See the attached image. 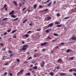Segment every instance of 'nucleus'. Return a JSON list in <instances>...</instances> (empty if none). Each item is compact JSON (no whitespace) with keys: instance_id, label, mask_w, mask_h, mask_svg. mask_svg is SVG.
Masks as SVG:
<instances>
[{"instance_id":"a878e982","label":"nucleus","mask_w":76,"mask_h":76,"mask_svg":"<svg viewBox=\"0 0 76 76\" xmlns=\"http://www.w3.org/2000/svg\"><path fill=\"white\" fill-rule=\"evenodd\" d=\"M16 31H17V30H14V31H12V34H13V33H15V32Z\"/></svg>"},{"instance_id":"6e6d98bb","label":"nucleus","mask_w":76,"mask_h":76,"mask_svg":"<svg viewBox=\"0 0 76 76\" xmlns=\"http://www.w3.org/2000/svg\"><path fill=\"white\" fill-rule=\"evenodd\" d=\"M56 1H54V2H53V4H56Z\"/></svg>"},{"instance_id":"69168bd1","label":"nucleus","mask_w":76,"mask_h":76,"mask_svg":"<svg viewBox=\"0 0 76 76\" xmlns=\"http://www.w3.org/2000/svg\"><path fill=\"white\" fill-rule=\"evenodd\" d=\"M41 31V29H39V30H37V31Z\"/></svg>"},{"instance_id":"8fccbe9b","label":"nucleus","mask_w":76,"mask_h":76,"mask_svg":"<svg viewBox=\"0 0 76 76\" xmlns=\"http://www.w3.org/2000/svg\"><path fill=\"white\" fill-rule=\"evenodd\" d=\"M32 73H36V72L35 71H32Z\"/></svg>"},{"instance_id":"774afa93","label":"nucleus","mask_w":76,"mask_h":76,"mask_svg":"<svg viewBox=\"0 0 76 76\" xmlns=\"http://www.w3.org/2000/svg\"><path fill=\"white\" fill-rule=\"evenodd\" d=\"M27 61H25L24 62V63H27Z\"/></svg>"},{"instance_id":"0eeeda50","label":"nucleus","mask_w":76,"mask_h":76,"mask_svg":"<svg viewBox=\"0 0 76 76\" xmlns=\"http://www.w3.org/2000/svg\"><path fill=\"white\" fill-rule=\"evenodd\" d=\"M50 75L51 76H54V73L53 72H51L49 73Z\"/></svg>"},{"instance_id":"680f3d73","label":"nucleus","mask_w":76,"mask_h":76,"mask_svg":"<svg viewBox=\"0 0 76 76\" xmlns=\"http://www.w3.org/2000/svg\"><path fill=\"white\" fill-rule=\"evenodd\" d=\"M0 45H3V43H0Z\"/></svg>"},{"instance_id":"4d7b16f0","label":"nucleus","mask_w":76,"mask_h":76,"mask_svg":"<svg viewBox=\"0 0 76 76\" xmlns=\"http://www.w3.org/2000/svg\"><path fill=\"white\" fill-rule=\"evenodd\" d=\"M73 75H74V76H76V73H73Z\"/></svg>"},{"instance_id":"e2e57ef3","label":"nucleus","mask_w":76,"mask_h":76,"mask_svg":"<svg viewBox=\"0 0 76 76\" xmlns=\"http://www.w3.org/2000/svg\"><path fill=\"white\" fill-rule=\"evenodd\" d=\"M22 43L23 44H25V42H24L23 41L22 42Z\"/></svg>"},{"instance_id":"5701e85b","label":"nucleus","mask_w":76,"mask_h":76,"mask_svg":"<svg viewBox=\"0 0 76 76\" xmlns=\"http://www.w3.org/2000/svg\"><path fill=\"white\" fill-rule=\"evenodd\" d=\"M23 72V70H21L20 72L18 73V74H19V73H22Z\"/></svg>"},{"instance_id":"13d9d810","label":"nucleus","mask_w":76,"mask_h":76,"mask_svg":"<svg viewBox=\"0 0 76 76\" xmlns=\"http://www.w3.org/2000/svg\"><path fill=\"white\" fill-rule=\"evenodd\" d=\"M33 24L32 23H30L29 24V26H31Z\"/></svg>"},{"instance_id":"09e8293b","label":"nucleus","mask_w":76,"mask_h":76,"mask_svg":"<svg viewBox=\"0 0 76 76\" xmlns=\"http://www.w3.org/2000/svg\"><path fill=\"white\" fill-rule=\"evenodd\" d=\"M57 15L58 17H59L60 16V15L59 14L57 13Z\"/></svg>"},{"instance_id":"052dcab7","label":"nucleus","mask_w":76,"mask_h":76,"mask_svg":"<svg viewBox=\"0 0 76 76\" xmlns=\"http://www.w3.org/2000/svg\"><path fill=\"white\" fill-rule=\"evenodd\" d=\"M60 69V68H59V66H57V69Z\"/></svg>"},{"instance_id":"3c124183","label":"nucleus","mask_w":76,"mask_h":76,"mask_svg":"<svg viewBox=\"0 0 76 76\" xmlns=\"http://www.w3.org/2000/svg\"><path fill=\"white\" fill-rule=\"evenodd\" d=\"M7 74V72H5L4 73V75H6Z\"/></svg>"},{"instance_id":"72a5a7b5","label":"nucleus","mask_w":76,"mask_h":76,"mask_svg":"<svg viewBox=\"0 0 76 76\" xmlns=\"http://www.w3.org/2000/svg\"><path fill=\"white\" fill-rule=\"evenodd\" d=\"M7 65H9L8 63H7L5 64V66H7Z\"/></svg>"},{"instance_id":"b1692460","label":"nucleus","mask_w":76,"mask_h":76,"mask_svg":"<svg viewBox=\"0 0 76 76\" xmlns=\"http://www.w3.org/2000/svg\"><path fill=\"white\" fill-rule=\"evenodd\" d=\"M61 25H61V24H60L59 25H58L57 26V27H61Z\"/></svg>"},{"instance_id":"f03ea898","label":"nucleus","mask_w":76,"mask_h":76,"mask_svg":"<svg viewBox=\"0 0 76 76\" xmlns=\"http://www.w3.org/2000/svg\"><path fill=\"white\" fill-rule=\"evenodd\" d=\"M47 44H48V42H45L44 43H41L40 45L41 46H44V45H45Z\"/></svg>"},{"instance_id":"4468645a","label":"nucleus","mask_w":76,"mask_h":76,"mask_svg":"<svg viewBox=\"0 0 76 76\" xmlns=\"http://www.w3.org/2000/svg\"><path fill=\"white\" fill-rule=\"evenodd\" d=\"M70 18V16H68L67 17L65 18H64V19H69Z\"/></svg>"},{"instance_id":"393cba45","label":"nucleus","mask_w":76,"mask_h":76,"mask_svg":"<svg viewBox=\"0 0 76 76\" xmlns=\"http://www.w3.org/2000/svg\"><path fill=\"white\" fill-rule=\"evenodd\" d=\"M69 59H70V60H73L74 59V57H71L69 58Z\"/></svg>"},{"instance_id":"5fc2aeb1","label":"nucleus","mask_w":76,"mask_h":76,"mask_svg":"<svg viewBox=\"0 0 76 76\" xmlns=\"http://www.w3.org/2000/svg\"><path fill=\"white\" fill-rule=\"evenodd\" d=\"M44 51H45V49H42V51L44 52Z\"/></svg>"},{"instance_id":"7c9ffc66","label":"nucleus","mask_w":76,"mask_h":76,"mask_svg":"<svg viewBox=\"0 0 76 76\" xmlns=\"http://www.w3.org/2000/svg\"><path fill=\"white\" fill-rule=\"evenodd\" d=\"M72 71H73V69H71L69 70V72H72Z\"/></svg>"},{"instance_id":"c9c22d12","label":"nucleus","mask_w":76,"mask_h":76,"mask_svg":"<svg viewBox=\"0 0 76 76\" xmlns=\"http://www.w3.org/2000/svg\"><path fill=\"white\" fill-rule=\"evenodd\" d=\"M39 8H42V7H43L41 6V5H39Z\"/></svg>"},{"instance_id":"4be33fe9","label":"nucleus","mask_w":76,"mask_h":76,"mask_svg":"<svg viewBox=\"0 0 76 76\" xmlns=\"http://www.w3.org/2000/svg\"><path fill=\"white\" fill-rule=\"evenodd\" d=\"M7 19H8V18H5L4 19H2L3 20H7Z\"/></svg>"},{"instance_id":"a18cd8bd","label":"nucleus","mask_w":76,"mask_h":76,"mask_svg":"<svg viewBox=\"0 0 76 76\" xmlns=\"http://www.w3.org/2000/svg\"><path fill=\"white\" fill-rule=\"evenodd\" d=\"M6 48L5 47L3 49V50L4 51L6 50Z\"/></svg>"},{"instance_id":"79ce46f5","label":"nucleus","mask_w":76,"mask_h":76,"mask_svg":"<svg viewBox=\"0 0 76 76\" xmlns=\"http://www.w3.org/2000/svg\"><path fill=\"white\" fill-rule=\"evenodd\" d=\"M26 9V8H24L23 10H22L23 11V10H25V9Z\"/></svg>"},{"instance_id":"dca6fc26","label":"nucleus","mask_w":76,"mask_h":76,"mask_svg":"<svg viewBox=\"0 0 76 76\" xmlns=\"http://www.w3.org/2000/svg\"><path fill=\"white\" fill-rule=\"evenodd\" d=\"M56 25H59V24H60V23L59 22H56L55 23Z\"/></svg>"},{"instance_id":"a211bd4d","label":"nucleus","mask_w":76,"mask_h":76,"mask_svg":"<svg viewBox=\"0 0 76 76\" xmlns=\"http://www.w3.org/2000/svg\"><path fill=\"white\" fill-rule=\"evenodd\" d=\"M25 37H26V38H28V37H29V35L28 34H26L25 35Z\"/></svg>"},{"instance_id":"f704fd0d","label":"nucleus","mask_w":76,"mask_h":76,"mask_svg":"<svg viewBox=\"0 0 76 76\" xmlns=\"http://www.w3.org/2000/svg\"><path fill=\"white\" fill-rule=\"evenodd\" d=\"M7 7V5L6 4H5L4 7V8H5V7Z\"/></svg>"},{"instance_id":"0e129e2a","label":"nucleus","mask_w":76,"mask_h":76,"mask_svg":"<svg viewBox=\"0 0 76 76\" xmlns=\"http://www.w3.org/2000/svg\"><path fill=\"white\" fill-rule=\"evenodd\" d=\"M52 42H54L55 41H56V40H52Z\"/></svg>"},{"instance_id":"f257e3e1","label":"nucleus","mask_w":76,"mask_h":76,"mask_svg":"<svg viewBox=\"0 0 76 76\" xmlns=\"http://www.w3.org/2000/svg\"><path fill=\"white\" fill-rule=\"evenodd\" d=\"M27 48H28V45H24L23 46L22 50H25Z\"/></svg>"},{"instance_id":"58836bf2","label":"nucleus","mask_w":76,"mask_h":76,"mask_svg":"<svg viewBox=\"0 0 76 76\" xmlns=\"http://www.w3.org/2000/svg\"><path fill=\"white\" fill-rule=\"evenodd\" d=\"M7 32H4V35H6L7 34Z\"/></svg>"},{"instance_id":"39448f33","label":"nucleus","mask_w":76,"mask_h":76,"mask_svg":"<svg viewBox=\"0 0 76 76\" xmlns=\"http://www.w3.org/2000/svg\"><path fill=\"white\" fill-rule=\"evenodd\" d=\"M52 26H53V23H51L48 26V27H51Z\"/></svg>"},{"instance_id":"6ab92c4d","label":"nucleus","mask_w":76,"mask_h":76,"mask_svg":"<svg viewBox=\"0 0 76 76\" xmlns=\"http://www.w3.org/2000/svg\"><path fill=\"white\" fill-rule=\"evenodd\" d=\"M11 17L12 18H16V16L14 15H11Z\"/></svg>"},{"instance_id":"ddd939ff","label":"nucleus","mask_w":76,"mask_h":76,"mask_svg":"<svg viewBox=\"0 0 76 76\" xmlns=\"http://www.w3.org/2000/svg\"><path fill=\"white\" fill-rule=\"evenodd\" d=\"M37 4H34V9H35L37 8Z\"/></svg>"},{"instance_id":"c756f323","label":"nucleus","mask_w":76,"mask_h":76,"mask_svg":"<svg viewBox=\"0 0 76 76\" xmlns=\"http://www.w3.org/2000/svg\"><path fill=\"white\" fill-rule=\"evenodd\" d=\"M16 61H17V62H20V60H19V59H17Z\"/></svg>"},{"instance_id":"37998d69","label":"nucleus","mask_w":76,"mask_h":76,"mask_svg":"<svg viewBox=\"0 0 76 76\" xmlns=\"http://www.w3.org/2000/svg\"><path fill=\"white\" fill-rule=\"evenodd\" d=\"M20 5H19V7H21V6H22V4H21V3H19Z\"/></svg>"},{"instance_id":"20e7f679","label":"nucleus","mask_w":76,"mask_h":76,"mask_svg":"<svg viewBox=\"0 0 76 76\" xmlns=\"http://www.w3.org/2000/svg\"><path fill=\"white\" fill-rule=\"evenodd\" d=\"M71 39L73 41H75L76 40V37H72Z\"/></svg>"},{"instance_id":"aec40b11","label":"nucleus","mask_w":76,"mask_h":76,"mask_svg":"<svg viewBox=\"0 0 76 76\" xmlns=\"http://www.w3.org/2000/svg\"><path fill=\"white\" fill-rule=\"evenodd\" d=\"M51 1V0H48L47 1L44 2V3H48L49 1Z\"/></svg>"},{"instance_id":"f3484780","label":"nucleus","mask_w":76,"mask_h":76,"mask_svg":"<svg viewBox=\"0 0 76 76\" xmlns=\"http://www.w3.org/2000/svg\"><path fill=\"white\" fill-rule=\"evenodd\" d=\"M26 76L27 75H28V76H30V75H31V73H26Z\"/></svg>"},{"instance_id":"ea45409f","label":"nucleus","mask_w":76,"mask_h":76,"mask_svg":"<svg viewBox=\"0 0 76 76\" xmlns=\"http://www.w3.org/2000/svg\"><path fill=\"white\" fill-rule=\"evenodd\" d=\"M6 57L5 56H3L2 60H4V59H5V58H4V57Z\"/></svg>"},{"instance_id":"412c9836","label":"nucleus","mask_w":76,"mask_h":76,"mask_svg":"<svg viewBox=\"0 0 76 76\" xmlns=\"http://www.w3.org/2000/svg\"><path fill=\"white\" fill-rule=\"evenodd\" d=\"M51 19V18L50 17H48L47 18L48 20H50Z\"/></svg>"},{"instance_id":"9d476101","label":"nucleus","mask_w":76,"mask_h":76,"mask_svg":"<svg viewBox=\"0 0 76 76\" xmlns=\"http://www.w3.org/2000/svg\"><path fill=\"white\" fill-rule=\"evenodd\" d=\"M53 35L55 37H58V34L56 33H54L53 34Z\"/></svg>"},{"instance_id":"4c0bfd02","label":"nucleus","mask_w":76,"mask_h":76,"mask_svg":"<svg viewBox=\"0 0 76 76\" xmlns=\"http://www.w3.org/2000/svg\"><path fill=\"white\" fill-rule=\"evenodd\" d=\"M60 44H61V45H64V43L63 42H61V43Z\"/></svg>"},{"instance_id":"473e14b6","label":"nucleus","mask_w":76,"mask_h":76,"mask_svg":"<svg viewBox=\"0 0 76 76\" xmlns=\"http://www.w3.org/2000/svg\"><path fill=\"white\" fill-rule=\"evenodd\" d=\"M46 32L47 33H48V32H49V30H46Z\"/></svg>"},{"instance_id":"f8f14e48","label":"nucleus","mask_w":76,"mask_h":76,"mask_svg":"<svg viewBox=\"0 0 76 76\" xmlns=\"http://www.w3.org/2000/svg\"><path fill=\"white\" fill-rule=\"evenodd\" d=\"M51 4H52V1H50L49 2V4H48V6H51Z\"/></svg>"},{"instance_id":"a19ab883","label":"nucleus","mask_w":76,"mask_h":76,"mask_svg":"<svg viewBox=\"0 0 76 76\" xmlns=\"http://www.w3.org/2000/svg\"><path fill=\"white\" fill-rule=\"evenodd\" d=\"M9 75H10V76H12V75H13L11 73H9Z\"/></svg>"},{"instance_id":"c85d7f7f","label":"nucleus","mask_w":76,"mask_h":76,"mask_svg":"<svg viewBox=\"0 0 76 76\" xmlns=\"http://www.w3.org/2000/svg\"><path fill=\"white\" fill-rule=\"evenodd\" d=\"M27 20H28L27 19H26L24 21H23V23H25V22H26V21H27Z\"/></svg>"},{"instance_id":"2eb2a0df","label":"nucleus","mask_w":76,"mask_h":76,"mask_svg":"<svg viewBox=\"0 0 76 76\" xmlns=\"http://www.w3.org/2000/svg\"><path fill=\"white\" fill-rule=\"evenodd\" d=\"M70 51H71V50L70 49H67L66 51V53H69L70 52Z\"/></svg>"},{"instance_id":"338daca9","label":"nucleus","mask_w":76,"mask_h":76,"mask_svg":"<svg viewBox=\"0 0 76 76\" xmlns=\"http://www.w3.org/2000/svg\"><path fill=\"white\" fill-rule=\"evenodd\" d=\"M30 11H31V10H28V12H30Z\"/></svg>"},{"instance_id":"49530a36","label":"nucleus","mask_w":76,"mask_h":76,"mask_svg":"<svg viewBox=\"0 0 76 76\" xmlns=\"http://www.w3.org/2000/svg\"><path fill=\"white\" fill-rule=\"evenodd\" d=\"M9 53H12V51L11 50H10L9 51Z\"/></svg>"},{"instance_id":"423d86ee","label":"nucleus","mask_w":76,"mask_h":76,"mask_svg":"<svg viewBox=\"0 0 76 76\" xmlns=\"http://www.w3.org/2000/svg\"><path fill=\"white\" fill-rule=\"evenodd\" d=\"M57 61L58 63H59L58 62V61H61V63L63 62V60H61V58H59L58 60H57Z\"/></svg>"},{"instance_id":"9b49d317","label":"nucleus","mask_w":76,"mask_h":76,"mask_svg":"<svg viewBox=\"0 0 76 76\" xmlns=\"http://www.w3.org/2000/svg\"><path fill=\"white\" fill-rule=\"evenodd\" d=\"M14 14V11L13 10L10 13V15H13Z\"/></svg>"},{"instance_id":"de8ad7c7","label":"nucleus","mask_w":76,"mask_h":76,"mask_svg":"<svg viewBox=\"0 0 76 76\" xmlns=\"http://www.w3.org/2000/svg\"><path fill=\"white\" fill-rule=\"evenodd\" d=\"M73 71H74V72H76V69H75V68H74Z\"/></svg>"},{"instance_id":"7ed1b4c3","label":"nucleus","mask_w":76,"mask_h":76,"mask_svg":"<svg viewBox=\"0 0 76 76\" xmlns=\"http://www.w3.org/2000/svg\"><path fill=\"white\" fill-rule=\"evenodd\" d=\"M13 3L14 5L16 7H17L18 6V4H17V3L15 1H13Z\"/></svg>"},{"instance_id":"1a4fd4ad","label":"nucleus","mask_w":76,"mask_h":76,"mask_svg":"<svg viewBox=\"0 0 76 76\" xmlns=\"http://www.w3.org/2000/svg\"><path fill=\"white\" fill-rule=\"evenodd\" d=\"M33 69H34L35 70H36L38 69V67L37 66H34L33 68Z\"/></svg>"},{"instance_id":"2f4dec72","label":"nucleus","mask_w":76,"mask_h":76,"mask_svg":"<svg viewBox=\"0 0 76 76\" xmlns=\"http://www.w3.org/2000/svg\"><path fill=\"white\" fill-rule=\"evenodd\" d=\"M58 47H59L58 46H57L56 47H55V48L56 49H57V48H58Z\"/></svg>"},{"instance_id":"6e6552de","label":"nucleus","mask_w":76,"mask_h":76,"mask_svg":"<svg viewBox=\"0 0 76 76\" xmlns=\"http://www.w3.org/2000/svg\"><path fill=\"white\" fill-rule=\"evenodd\" d=\"M66 75L65 73H63L62 72H61L59 73V75Z\"/></svg>"},{"instance_id":"c03bdc74","label":"nucleus","mask_w":76,"mask_h":76,"mask_svg":"<svg viewBox=\"0 0 76 76\" xmlns=\"http://www.w3.org/2000/svg\"><path fill=\"white\" fill-rule=\"evenodd\" d=\"M31 31H29L28 32H27V34H29V33H30L31 32Z\"/></svg>"},{"instance_id":"cd10ccee","label":"nucleus","mask_w":76,"mask_h":76,"mask_svg":"<svg viewBox=\"0 0 76 76\" xmlns=\"http://www.w3.org/2000/svg\"><path fill=\"white\" fill-rule=\"evenodd\" d=\"M18 19H19L18 18H17L14 20L13 21H15V20H18Z\"/></svg>"},{"instance_id":"bf43d9fd","label":"nucleus","mask_w":76,"mask_h":76,"mask_svg":"<svg viewBox=\"0 0 76 76\" xmlns=\"http://www.w3.org/2000/svg\"><path fill=\"white\" fill-rule=\"evenodd\" d=\"M41 67H43V66H44V65H43V64H42V65L41 64Z\"/></svg>"},{"instance_id":"e433bc0d","label":"nucleus","mask_w":76,"mask_h":76,"mask_svg":"<svg viewBox=\"0 0 76 76\" xmlns=\"http://www.w3.org/2000/svg\"><path fill=\"white\" fill-rule=\"evenodd\" d=\"M32 58V57H29L28 58V60H30V59H31Z\"/></svg>"},{"instance_id":"864d4df0","label":"nucleus","mask_w":76,"mask_h":76,"mask_svg":"<svg viewBox=\"0 0 76 76\" xmlns=\"http://www.w3.org/2000/svg\"><path fill=\"white\" fill-rule=\"evenodd\" d=\"M44 11H48V9H45Z\"/></svg>"},{"instance_id":"bb28decb","label":"nucleus","mask_w":76,"mask_h":76,"mask_svg":"<svg viewBox=\"0 0 76 76\" xmlns=\"http://www.w3.org/2000/svg\"><path fill=\"white\" fill-rule=\"evenodd\" d=\"M13 54H11L10 55V57H13Z\"/></svg>"},{"instance_id":"603ef678","label":"nucleus","mask_w":76,"mask_h":76,"mask_svg":"<svg viewBox=\"0 0 76 76\" xmlns=\"http://www.w3.org/2000/svg\"><path fill=\"white\" fill-rule=\"evenodd\" d=\"M7 31L8 32H10L11 31V30H8Z\"/></svg>"}]
</instances>
